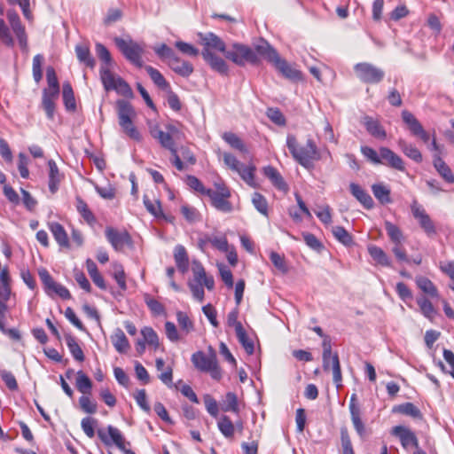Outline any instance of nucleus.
Instances as JSON below:
<instances>
[{"label":"nucleus","instance_id":"f257e3e1","mask_svg":"<svg viewBox=\"0 0 454 454\" xmlns=\"http://www.w3.org/2000/svg\"><path fill=\"white\" fill-rule=\"evenodd\" d=\"M200 43L202 46L201 56L210 68L222 75H227L229 67L225 60L213 51L224 54L226 43L213 32L198 33Z\"/></svg>","mask_w":454,"mask_h":454},{"label":"nucleus","instance_id":"f03ea898","mask_svg":"<svg viewBox=\"0 0 454 454\" xmlns=\"http://www.w3.org/2000/svg\"><path fill=\"white\" fill-rule=\"evenodd\" d=\"M286 146L294 159L306 168H310L314 160H320L319 151L312 138H309L304 146H299L295 136L288 134Z\"/></svg>","mask_w":454,"mask_h":454},{"label":"nucleus","instance_id":"7ed1b4c3","mask_svg":"<svg viewBox=\"0 0 454 454\" xmlns=\"http://www.w3.org/2000/svg\"><path fill=\"white\" fill-rule=\"evenodd\" d=\"M116 112L118 123L122 132L135 141H140L142 137L134 124L137 113L133 106L127 100L119 99L116 101Z\"/></svg>","mask_w":454,"mask_h":454},{"label":"nucleus","instance_id":"20e7f679","mask_svg":"<svg viewBox=\"0 0 454 454\" xmlns=\"http://www.w3.org/2000/svg\"><path fill=\"white\" fill-rule=\"evenodd\" d=\"M191 361L197 371L209 373L211 378L215 380L222 379L223 372L218 364L217 356L211 347H209L208 354L201 350L194 352L192 355Z\"/></svg>","mask_w":454,"mask_h":454},{"label":"nucleus","instance_id":"39448f33","mask_svg":"<svg viewBox=\"0 0 454 454\" xmlns=\"http://www.w3.org/2000/svg\"><path fill=\"white\" fill-rule=\"evenodd\" d=\"M224 57L239 67H244L247 63L257 65L260 62L259 57L250 46L233 43L228 48L226 47Z\"/></svg>","mask_w":454,"mask_h":454},{"label":"nucleus","instance_id":"423d86ee","mask_svg":"<svg viewBox=\"0 0 454 454\" xmlns=\"http://www.w3.org/2000/svg\"><path fill=\"white\" fill-rule=\"evenodd\" d=\"M99 74L106 91L115 90L124 97L132 96L130 86L121 77L115 76L107 67H101Z\"/></svg>","mask_w":454,"mask_h":454},{"label":"nucleus","instance_id":"0eeeda50","mask_svg":"<svg viewBox=\"0 0 454 454\" xmlns=\"http://www.w3.org/2000/svg\"><path fill=\"white\" fill-rule=\"evenodd\" d=\"M114 43L123 56L130 63L139 68L144 67V62L142 60L144 48L139 43L133 41L132 39L125 40L121 37H115Z\"/></svg>","mask_w":454,"mask_h":454},{"label":"nucleus","instance_id":"6e6552de","mask_svg":"<svg viewBox=\"0 0 454 454\" xmlns=\"http://www.w3.org/2000/svg\"><path fill=\"white\" fill-rule=\"evenodd\" d=\"M215 190L210 189L206 196L210 199L211 205L218 211L231 213L233 210L232 204L229 201L231 193L223 183H215Z\"/></svg>","mask_w":454,"mask_h":454},{"label":"nucleus","instance_id":"1a4fd4ad","mask_svg":"<svg viewBox=\"0 0 454 454\" xmlns=\"http://www.w3.org/2000/svg\"><path fill=\"white\" fill-rule=\"evenodd\" d=\"M354 71L356 77L364 83H380L385 76V72L381 68L368 62L356 64L354 66Z\"/></svg>","mask_w":454,"mask_h":454},{"label":"nucleus","instance_id":"9d476101","mask_svg":"<svg viewBox=\"0 0 454 454\" xmlns=\"http://www.w3.org/2000/svg\"><path fill=\"white\" fill-rule=\"evenodd\" d=\"M411 210L413 217L418 221L420 228L424 231L427 237L436 235V228L430 218L429 215L426 212L424 207L414 200L411 205Z\"/></svg>","mask_w":454,"mask_h":454},{"label":"nucleus","instance_id":"9b49d317","mask_svg":"<svg viewBox=\"0 0 454 454\" xmlns=\"http://www.w3.org/2000/svg\"><path fill=\"white\" fill-rule=\"evenodd\" d=\"M105 235L107 241L117 252L123 251L126 246H132L131 236L127 231H118L117 229L109 226L106 228Z\"/></svg>","mask_w":454,"mask_h":454},{"label":"nucleus","instance_id":"f8f14e48","mask_svg":"<svg viewBox=\"0 0 454 454\" xmlns=\"http://www.w3.org/2000/svg\"><path fill=\"white\" fill-rule=\"evenodd\" d=\"M7 19L13 33L18 39L20 47L23 51H27V36L26 34L25 27L22 25L18 13L13 10H9L7 12Z\"/></svg>","mask_w":454,"mask_h":454},{"label":"nucleus","instance_id":"ddd939ff","mask_svg":"<svg viewBox=\"0 0 454 454\" xmlns=\"http://www.w3.org/2000/svg\"><path fill=\"white\" fill-rule=\"evenodd\" d=\"M322 358L324 370L329 371L330 369H332L333 380L336 385L337 388L340 387L342 386V375L338 354H333V352H331L329 355L325 356V353H323Z\"/></svg>","mask_w":454,"mask_h":454},{"label":"nucleus","instance_id":"4468645a","mask_svg":"<svg viewBox=\"0 0 454 454\" xmlns=\"http://www.w3.org/2000/svg\"><path fill=\"white\" fill-rule=\"evenodd\" d=\"M107 432L109 437L102 429L98 430V436L106 445H109L112 441L123 453L129 450V449H126L125 439L118 428L109 425L107 427Z\"/></svg>","mask_w":454,"mask_h":454},{"label":"nucleus","instance_id":"2eb2a0df","mask_svg":"<svg viewBox=\"0 0 454 454\" xmlns=\"http://www.w3.org/2000/svg\"><path fill=\"white\" fill-rule=\"evenodd\" d=\"M380 164L387 166L399 171L405 170L403 159L395 152L384 146L380 148Z\"/></svg>","mask_w":454,"mask_h":454},{"label":"nucleus","instance_id":"dca6fc26","mask_svg":"<svg viewBox=\"0 0 454 454\" xmlns=\"http://www.w3.org/2000/svg\"><path fill=\"white\" fill-rule=\"evenodd\" d=\"M272 65L285 78L290 81L298 82L302 79L301 72L293 67V66L279 55Z\"/></svg>","mask_w":454,"mask_h":454},{"label":"nucleus","instance_id":"f3484780","mask_svg":"<svg viewBox=\"0 0 454 454\" xmlns=\"http://www.w3.org/2000/svg\"><path fill=\"white\" fill-rule=\"evenodd\" d=\"M392 434L399 438L401 444L404 449H408L409 447L418 449V438L411 429L403 426H396L393 427Z\"/></svg>","mask_w":454,"mask_h":454},{"label":"nucleus","instance_id":"a211bd4d","mask_svg":"<svg viewBox=\"0 0 454 454\" xmlns=\"http://www.w3.org/2000/svg\"><path fill=\"white\" fill-rule=\"evenodd\" d=\"M361 123L372 137L380 140H384L387 137V132L379 120L364 115L361 120Z\"/></svg>","mask_w":454,"mask_h":454},{"label":"nucleus","instance_id":"6ab92c4d","mask_svg":"<svg viewBox=\"0 0 454 454\" xmlns=\"http://www.w3.org/2000/svg\"><path fill=\"white\" fill-rule=\"evenodd\" d=\"M192 274L193 278L192 281L196 283L203 284L206 288L209 291H212L215 287V280L212 276H207L203 265L197 261H193L192 262Z\"/></svg>","mask_w":454,"mask_h":454},{"label":"nucleus","instance_id":"aec40b11","mask_svg":"<svg viewBox=\"0 0 454 454\" xmlns=\"http://www.w3.org/2000/svg\"><path fill=\"white\" fill-rule=\"evenodd\" d=\"M254 52L256 55L263 57L270 64L278 57V52L264 39H261L254 44Z\"/></svg>","mask_w":454,"mask_h":454},{"label":"nucleus","instance_id":"412c9836","mask_svg":"<svg viewBox=\"0 0 454 454\" xmlns=\"http://www.w3.org/2000/svg\"><path fill=\"white\" fill-rule=\"evenodd\" d=\"M351 194L364 206L366 209H372L374 207V201L371 195L364 190L359 184L351 183L349 184Z\"/></svg>","mask_w":454,"mask_h":454},{"label":"nucleus","instance_id":"4be33fe9","mask_svg":"<svg viewBox=\"0 0 454 454\" xmlns=\"http://www.w3.org/2000/svg\"><path fill=\"white\" fill-rule=\"evenodd\" d=\"M168 67L177 74L182 77H189L194 71L192 63L181 59L176 56L171 61H168Z\"/></svg>","mask_w":454,"mask_h":454},{"label":"nucleus","instance_id":"5701e85b","mask_svg":"<svg viewBox=\"0 0 454 454\" xmlns=\"http://www.w3.org/2000/svg\"><path fill=\"white\" fill-rule=\"evenodd\" d=\"M263 175L270 179L271 184L278 190L280 191H287L288 185L285 182L284 178L280 175V173L278 171L277 168H275L272 166H267L264 167L262 169Z\"/></svg>","mask_w":454,"mask_h":454},{"label":"nucleus","instance_id":"b1692460","mask_svg":"<svg viewBox=\"0 0 454 454\" xmlns=\"http://www.w3.org/2000/svg\"><path fill=\"white\" fill-rule=\"evenodd\" d=\"M75 54L80 63L87 67L93 69L96 66V60L90 53V48L85 44H77L75 46Z\"/></svg>","mask_w":454,"mask_h":454},{"label":"nucleus","instance_id":"393cba45","mask_svg":"<svg viewBox=\"0 0 454 454\" xmlns=\"http://www.w3.org/2000/svg\"><path fill=\"white\" fill-rule=\"evenodd\" d=\"M433 164L438 174L448 183H454V175L450 168L445 163L439 154H434Z\"/></svg>","mask_w":454,"mask_h":454},{"label":"nucleus","instance_id":"a878e982","mask_svg":"<svg viewBox=\"0 0 454 454\" xmlns=\"http://www.w3.org/2000/svg\"><path fill=\"white\" fill-rule=\"evenodd\" d=\"M48 227L52 233L56 242L61 247H69V240L67 234V231H65L64 227L57 222H52L48 223Z\"/></svg>","mask_w":454,"mask_h":454},{"label":"nucleus","instance_id":"bb28decb","mask_svg":"<svg viewBox=\"0 0 454 454\" xmlns=\"http://www.w3.org/2000/svg\"><path fill=\"white\" fill-rule=\"evenodd\" d=\"M111 340L114 348L120 354L126 353L130 347L124 332L121 328L114 330V334L111 336Z\"/></svg>","mask_w":454,"mask_h":454},{"label":"nucleus","instance_id":"cd10ccee","mask_svg":"<svg viewBox=\"0 0 454 454\" xmlns=\"http://www.w3.org/2000/svg\"><path fill=\"white\" fill-rule=\"evenodd\" d=\"M49 166V190L54 194L59 190V185L61 182L62 176L59 173V168L53 160L48 161Z\"/></svg>","mask_w":454,"mask_h":454},{"label":"nucleus","instance_id":"c85d7f7f","mask_svg":"<svg viewBox=\"0 0 454 454\" xmlns=\"http://www.w3.org/2000/svg\"><path fill=\"white\" fill-rule=\"evenodd\" d=\"M174 258L178 270L182 273H185L189 268V258L184 246L177 245L175 247Z\"/></svg>","mask_w":454,"mask_h":454},{"label":"nucleus","instance_id":"c756f323","mask_svg":"<svg viewBox=\"0 0 454 454\" xmlns=\"http://www.w3.org/2000/svg\"><path fill=\"white\" fill-rule=\"evenodd\" d=\"M372 192L374 197L382 205L389 204L392 202V200L390 197L391 191L387 185H385L381 183L374 184L372 185Z\"/></svg>","mask_w":454,"mask_h":454},{"label":"nucleus","instance_id":"7c9ffc66","mask_svg":"<svg viewBox=\"0 0 454 454\" xmlns=\"http://www.w3.org/2000/svg\"><path fill=\"white\" fill-rule=\"evenodd\" d=\"M65 340L74 359L78 362H83L85 356L75 338L72 334L67 333L65 334Z\"/></svg>","mask_w":454,"mask_h":454},{"label":"nucleus","instance_id":"2f4dec72","mask_svg":"<svg viewBox=\"0 0 454 454\" xmlns=\"http://www.w3.org/2000/svg\"><path fill=\"white\" fill-rule=\"evenodd\" d=\"M58 98L59 96H53V94L49 93L47 89H44L43 91L42 106L45 111L47 118L50 120H53L54 118L55 100Z\"/></svg>","mask_w":454,"mask_h":454},{"label":"nucleus","instance_id":"473e14b6","mask_svg":"<svg viewBox=\"0 0 454 454\" xmlns=\"http://www.w3.org/2000/svg\"><path fill=\"white\" fill-rule=\"evenodd\" d=\"M145 71L149 74L153 83L162 90H169L170 85L161 74V73L156 68L151 66L145 67Z\"/></svg>","mask_w":454,"mask_h":454},{"label":"nucleus","instance_id":"72a5a7b5","mask_svg":"<svg viewBox=\"0 0 454 454\" xmlns=\"http://www.w3.org/2000/svg\"><path fill=\"white\" fill-rule=\"evenodd\" d=\"M62 97L66 109L70 112H74L76 110V103L73 88L69 82L63 83Z\"/></svg>","mask_w":454,"mask_h":454},{"label":"nucleus","instance_id":"f704fd0d","mask_svg":"<svg viewBox=\"0 0 454 454\" xmlns=\"http://www.w3.org/2000/svg\"><path fill=\"white\" fill-rule=\"evenodd\" d=\"M384 225L389 239L394 244H403L405 238L401 229L389 221H385Z\"/></svg>","mask_w":454,"mask_h":454},{"label":"nucleus","instance_id":"c9c22d12","mask_svg":"<svg viewBox=\"0 0 454 454\" xmlns=\"http://www.w3.org/2000/svg\"><path fill=\"white\" fill-rule=\"evenodd\" d=\"M393 412L402 413L413 419H422L420 410L412 403H405L393 408Z\"/></svg>","mask_w":454,"mask_h":454},{"label":"nucleus","instance_id":"e433bc0d","mask_svg":"<svg viewBox=\"0 0 454 454\" xmlns=\"http://www.w3.org/2000/svg\"><path fill=\"white\" fill-rule=\"evenodd\" d=\"M402 119L413 136L417 135L419 132H421L423 129L422 125L411 112L403 110L402 112Z\"/></svg>","mask_w":454,"mask_h":454},{"label":"nucleus","instance_id":"4c0bfd02","mask_svg":"<svg viewBox=\"0 0 454 454\" xmlns=\"http://www.w3.org/2000/svg\"><path fill=\"white\" fill-rule=\"evenodd\" d=\"M75 386L78 391H80L82 395H90L92 389V381L82 371H78L76 372Z\"/></svg>","mask_w":454,"mask_h":454},{"label":"nucleus","instance_id":"58836bf2","mask_svg":"<svg viewBox=\"0 0 454 454\" xmlns=\"http://www.w3.org/2000/svg\"><path fill=\"white\" fill-rule=\"evenodd\" d=\"M217 427L219 431L224 437H233L235 432V426L228 416L223 415L217 422Z\"/></svg>","mask_w":454,"mask_h":454},{"label":"nucleus","instance_id":"ea45409f","mask_svg":"<svg viewBox=\"0 0 454 454\" xmlns=\"http://www.w3.org/2000/svg\"><path fill=\"white\" fill-rule=\"evenodd\" d=\"M368 252L371 257L379 264L382 266H390V260L382 248L376 246H371L368 247Z\"/></svg>","mask_w":454,"mask_h":454},{"label":"nucleus","instance_id":"a19ab883","mask_svg":"<svg viewBox=\"0 0 454 454\" xmlns=\"http://www.w3.org/2000/svg\"><path fill=\"white\" fill-rule=\"evenodd\" d=\"M46 79L48 82L49 93L53 94V96L59 95V83L58 81V77L55 72V69L52 67H48L46 69Z\"/></svg>","mask_w":454,"mask_h":454},{"label":"nucleus","instance_id":"79ce46f5","mask_svg":"<svg viewBox=\"0 0 454 454\" xmlns=\"http://www.w3.org/2000/svg\"><path fill=\"white\" fill-rule=\"evenodd\" d=\"M223 139L229 144L232 148L239 150L241 153H247V148L244 142L236 134L232 132H225L223 135Z\"/></svg>","mask_w":454,"mask_h":454},{"label":"nucleus","instance_id":"37998d69","mask_svg":"<svg viewBox=\"0 0 454 454\" xmlns=\"http://www.w3.org/2000/svg\"><path fill=\"white\" fill-rule=\"evenodd\" d=\"M417 286L424 293L427 294L431 297H438V291L434 283L426 277H419L416 280Z\"/></svg>","mask_w":454,"mask_h":454},{"label":"nucleus","instance_id":"c03bdc74","mask_svg":"<svg viewBox=\"0 0 454 454\" xmlns=\"http://www.w3.org/2000/svg\"><path fill=\"white\" fill-rule=\"evenodd\" d=\"M399 146L402 149L403 153L413 160L416 162H420L422 160V155L419 149L411 144H407L406 142L400 140Z\"/></svg>","mask_w":454,"mask_h":454},{"label":"nucleus","instance_id":"a18cd8bd","mask_svg":"<svg viewBox=\"0 0 454 454\" xmlns=\"http://www.w3.org/2000/svg\"><path fill=\"white\" fill-rule=\"evenodd\" d=\"M144 205L146 208V210L153 215L156 218H165L166 216L163 214V211L161 209V205L160 200H156L155 202H153L149 200L147 195H144L143 198Z\"/></svg>","mask_w":454,"mask_h":454},{"label":"nucleus","instance_id":"49530a36","mask_svg":"<svg viewBox=\"0 0 454 454\" xmlns=\"http://www.w3.org/2000/svg\"><path fill=\"white\" fill-rule=\"evenodd\" d=\"M254 171L255 167L254 165L245 166L242 164L237 172L248 185L256 187L254 181Z\"/></svg>","mask_w":454,"mask_h":454},{"label":"nucleus","instance_id":"de8ad7c7","mask_svg":"<svg viewBox=\"0 0 454 454\" xmlns=\"http://www.w3.org/2000/svg\"><path fill=\"white\" fill-rule=\"evenodd\" d=\"M239 342L244 348L248 355H252L254 351V341L250 340L244 327L235 331Z\"/></svg>","mask_w":454,"mask_h":454},{"label":"nucleus","instance_id":"09e8293b","mask_svg":"<svg viewBox=\"0 0 454 454\" xmlns=\"http://www.w3.org/2000/svg\"><path fill=\"white\" fill-rule=\"evenodd\" d=\"M76 209L88 223L92 224L96 222V218L88 207L87 203L80 197L76 199Z\"/></svg>","mask_w":454,"mask_h":454},{"label":"nucleus","instance_id":"8fccbe9b","mask_svg":"<svg viewBox=\"0 0 454 454\" xmlns=\"http://www.w3.org/2000/svg\"><path fill=\"white\" fill-rule=\"evenodd\" d=\"M222 410L225 412L231 411L234 413H239V408L236 394L232 392H228L226 394L223 403L222 404Z\"/></svg>","mask_w":454,"mask_h":454},{"label":"nucleus","instance_id":"3c124183","mask_svg":"<svg viewBox=\"0 0 454 454\" xmlns=\"http://www.w3.org/2000/svg\"><path fill=\"white\" fill-rule=\"evenodd\" d=\"M334 238L345 246H350L353 243L352 236L342 226H333L332 229Z\"/></svg>","mask_w":454,"mask_h":454},{"label":"nucleus","instance_id":"603ef678","mask_svg":"<svg viewBox=\"0 0 454 454\" xmlns=\"http://www.w3.org/2000/svg\"><path fill=\"white\" fill-rule=\"evenodd\" d=\"M141 334L143 336V340L150 346H153L155 349L158 348L159 338L156 332L149 326H145L141 329Z\"/></svg>","mask_w":454,"mask_h":454},{"label":"nucleus","instance_id":"864d4df0","mask_svg":"<svg viewBox=\"0 0 454 454\" xmlns=\"http://www.w3.org/2000/svg\"><path fill=\"white\" fill-rule=\"evenodd\" d=\"M156 139L163 148L168 150L171 153H176V147L171 134L162 131L159 133V137Z\"/></svg>","mask_w":454,"mask_h":454},{"label":"nucleus","instance_id":"5fc2aeb1","mask_svg":"<svg viewBox=\"0 0 454 454\" xmlns=\"http://www.w3.org/2000/svg\"><path fill=\"white\" fill-rule=\"evenodd\" d=\"M186 184L200 195L206 196L210 188H206L202 182L195 176L189 175L186 177Z\"/></svg>","mask_w":454,"mask_h":454},{"label":"nucleus","instance_id":"6e6d98bb","mask_svg":"<svg viewBox=\"0 0 454 454\" xmlns=\"http://www.w3.org/2000/svg\"><path fill=\"white\" fill-rule=\"evenodd\" d=\"M421 313L427 318L431 319L435 314V309L432 302L426 297L422 296L417 299Z\"/></svg>","mask_w":454,"mask_h":454},{"label":"nucleus","instance_id":"4d7b16f0","mask_svg":"<svg viewBox=\"0 0 454 454\" xmlns=\"http://www.w3.org/2000/svg\"><path fill=\"white\" fill-rule=\"evenodd\" d=\"M176 320L181 330L184 331L186 333H189L194 330L193 322L185 312L180 310L177 311Z\"/></svg>","mask_w":454,"mask_h":454},{"label":"nucleus","instance_id":"13d9d810","mask_svg":"<svg viewBox=\"0 0 454 454\" xmlns=\"http://www.w3.org/2000/svg\"><path fill=\"white\" fill-rule=\"evenodd\" d=\"M95 50L97 56L104 63L101 67H107L110 69L112 65V57L107 48L104 44L97 43L95 45Z\"/></svg>","mask_w":454,"mask_h":454},{"label":"nucleus","instance_id":"bf43d9fd","mask_svg":"<svg viewBox=\"0 0 454 454\" xmlns=\"http://www.w3.org/2000/svg\"><path fill=\"white\" fill-rule=\"evenodd\" d=\"M252 203L258 212L265 216L268 215V202L263 195L254 192L252 197Z\"/></svg>","mask_w":454,"mask_h":454},{"label":"nucleus","instance_id":"052dcab7","mask_svg":"<svg viewBox=\"0 0 454 454\" xmlns=\"http://www.w3.org/2000/svg\"><path fill=\"white\" fill-rule=\"evenodd\" d=\"M153 51L160 59L162 60H168V62L171 61L176 56L174 51L166 43H161L153 47Z\"/></svg>","mask_w":454,"mask_h":454},{"label":"nucleus","instance_id":"680f3d73","mask_svg":"<svg viewBox=\"0 0 454 454\" xmlns=\"http://www.w3.org/2000/svg\"><path fill=\"white\" fill-rule=\"evenodd\" d=\"M145 301L154 316H160L165 314L164 306L160 301L151 297L149 294L145 295Z\"/></svg>","mask_w":454,"mask_h":454},{"label":"nucleus","instance_id":"e2e57ef3","mask_svg":"<svg viewBox=\"0 0 454 454\" xmlns=\"http://www.w3.org/2000/svg\"><path fill=\"white\" fill-rule=\"evenodd\" d=\"M79 405L82 411L88 414H94L97 412V403L91 400L88 395H82L79 398Z\"/></svg>","mask_w":454,"mask_h":454},{"label":"nucleus","instance_id":"0e129e2a","mask_svg":"<svg viewBox=\"0 0 454 454\" xmlns=\"http://www.w3.org/2000/svg\"><path fill=\"white\" fill-rule=\"evenodd\" d=\"M340 442L342 454H355L348 431L346 427L340 428Z\"/></svg>","mask_w":454,"mask_h":454},{"label":"nucleus","instance_id":"69168bd1","mask_svg":"<svg viewBox=\"0 0 454 454\" xmlns=\"http://www.w3.org/2000/svg\"><path fill=\"white\" fill-rule=\"evenodd\" d=\"M181 213L189 223H195L200 220V215L199 211L187 204L181 207Z\"/></svg>","mask_w":454,"mask_h":454},{"label":"nucleus","instance_id":"338daca9","mask_svg":"<svg viewBox=\"0 0 454 454\" xmlns=\"http://www.w3.org/2000/svg\"><path fill=\"white\" fill-rule=\"evenodd\" d=\"M175 46L183 54L187 55V56L196 57L200 53V51L198 48L194 47L191 43H185L183 41H176L175 43Z\"/></svg>","mask_w":454,"mask_h":454},{"label":"nucleus","instance_id":"774afa93","mask_svg":"<svg viewBox=\"0 0 454 454\" xmlns=\"http://www.w3.org/2000/svg\"><path fill=\"white\" fill-rule=\"evenodd\" d=\"M188 286L192 292L193 298L200 302L204 301L205 292L204 285L201 283H196L192 280L188 281Z\"/></svg>","mask_w":454,"mask_h":454}]
</instances>
